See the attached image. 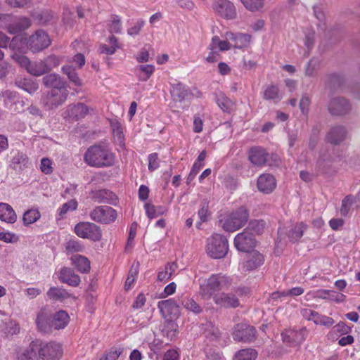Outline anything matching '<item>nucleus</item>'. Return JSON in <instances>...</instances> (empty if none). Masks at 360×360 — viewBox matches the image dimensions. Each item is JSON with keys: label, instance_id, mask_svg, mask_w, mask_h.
<instances>
[{"label": "nucleus", "instance_id": "f257e3e1", "mask_svg": "<svg viewBox=\"0 0 360 360\" xmlns=\"http://www.w3.org/2000/svg\"><path fill=\"white\" fill-rule=\"evenodd\" d=\"M84 161L89 166L106 167L114 165L115 155L105 146L94 145L89 147L84 154Z\"/></svg>", "mask_w": 360, "mask_h": 360}, {"label": "nucleus", "instance_id": "f03ea898", "mask_svg": "<svg viewBox=\"0 0 360 360\" xmlns=\"http://www.w3.org/2000/svg\"><path fill=\"white\" fill-rule=\"evenodd\" d=\"M232 279L222 274H213L200 283L199 295L205 300H210L215 293L227 289L231 285Z\"/></svg>", "mask_w": 360, "mask_h": 360}, {"label": "nucleus", "instance_id": "7ed1b4c3", "mask_svg": "<svg viewBox=\"0 0 360 360\" xmlns=\"http://www.w3.org/2000/svg\"><path fill=\"white\" fill-rule=\"evenodd\" d=\"M248 219L249 211L245 207L242 206L226 217L222 227L226 231L233 232L244 226Z\"/></svg>", "mask_w": 360, "mask_h": 360}, {"label": "nucleus", "instance_id": "20e7f679", "mask_svg": "<svg viewBox=\"0 0 360 360\" xmlns=\"http://www.w3.org/2000/svg\"><path fill=\"white\" fill-rule=\"evenodd\" d=\"M227 239L221 234H214L207 240L206 252L214 259L223 258L228 252Z\"/></svg>", "mask_w": 360, "mask_h": 360}, {"label": "nucleus", "instance_id": "39448f33", "mask_svg": "<svg viewBox=\"0 0 360 360\" xmlns=\"http://www.w3.org/2000/svg\"><path fill=\"white\" fill-rule=\"evenodd\" d=\"M249 160L255 165L278 166L280 163L279 158L274 155H269L262 148H251L249 154Z\"/></svg>", "mask_w": 360, "mask_h": 360}, {"label": "nucleus", "instance_id": "423d86ee", "mask_svg": "<svg viewBox=\"0 0 360 360\" xmlns=\"http://www.w3.org/2000/svg\"><path fill=\"white\" fill-rule=\"evenodd\" d=\"M75 232L80 238H88L94 241H98L102 237L100 227L91 222L78 223L75 227Z\"/></svg>", "mask_w": 360, "mask_h": 360}, {"label": "nucleus", "instance_id": "0eeeda50", "mask_svg": "<svg viewBox=\"0 0 360 360\" xmlns=\"http://www.w3.org/2000/svg\"><path fill=\"white\" fill-rule=\"evenodd\" d=\"M50 44L51 39L49 36L42 30H37L30 36L27 41V48L32 53L39 52L49 47Z\"/></svg>", "mask_w": 360, "mask_h": 360}, {"label": "nucleus", "instance_id": "6e6552de", "mask_svg": "<svg viewBox=\"0 0 360 360\" xmlns=\"http://www.w3.org/2000/svg\"><path fill=\"white\" fill-rule=\"evenodd\" d=\"M91 219L98 223L108 224L117 219V212L111 207L102 205L97 206L90 212Z\"/></svg>", "mask_w": 360, "mask_h": 360}, {"label": "nucleus", "instance_id": "1a4fd4ad", "mask_svg": "<svg viewBox=\"0 0 360 360\" xmlns=\"http://www.w3.org/2000/svg\"><path fill=\"white\" fill-rule=\"evenodd\" d=\"M256 335L255 328L244 323L236 324L232 333L235 341L245 343L253 342L256 338Z\"/></svg>", "mask_w": 360, "mask_h": 360}, {"label": "nucleus", "instance_id": "9d476101", "mask_svg": "<svg viewBox=\"0 0 360 360\" xmlns=\"http://www.w3.org/2000/svg\"><path fill=\"white\" fill-rule=\"evenodd\" d=\"M68 96V91L67 89L49 90L43 98V102L49 110H52L63 104Z\"/></svg>", "mask_w": 360, "mask_h": 360}, {"label": "nucleus", "instance_id": "9b49d317", "mask_svg": "<svg viewBox=\"0 0 360 360\" xmlns=\"http://www.w3.org/2000/svg\"><path fill=\"white\" fill-rule=\"evenodd\" d=\"M63 354L60 344L55 342L44 343L39 341L40 360H59Z\"/></svg>", "mask_w": 360, "mask_h": 360}, {"label": "nucleus", "instance_id": "f8f14e48", "mask_svg": "<svg viewBox=\"0 0 360 360\" xmlns=\"http://www.w3.org/2000/svg\"><path fill=\"white\" fill-rule=\"evenodd\" d=\"M328 110L331 115L344 116L352 110V105L344 97L332 98L328 104Z\"/></svg>", "mask_w": 360, "mask_h": 360}, {"label": "nucleus", "instance_id": "ddd939ff", "mask_svg": "<svg viewBox=\"0 0 360 360\" xmlns=\"http://www.w3.org/2000/svg\"><path fill=\"white\" fill-rule=\"evenodd\" d=\"M256 244L257 240L253 234L247 229L238 233L234 238V245L236 248L240 252H248L250 249L256 246Z\"/></svg>", "mask_w": 360, "mask_h": 360}, {"label": "nucleus", "instance_id": "4468645a", "mask_svg": "<svg viewBox=\"0 0 360 360\" xmlns=\"http://www.w3.org/2000/svg\"><path fill=\"white\" fill-rule=\"evenodd\" d=\"M212 8L217 14L224 19L233 20L237 16L236 6L229 0H217Z\"/></svg>", "mask_w": 360, "mask_h": 360}, {"label": "nucleus", "instance_id": "2eb2a0df", "mask_svg": "<svg viewBox=\"0 0 360 360\" xmlns=\"http://www.w3.org/2000/svg\"><path fill=\"white\" fill-rule=\"evenodd\" d=\"M225 39L231 41V47L235 49H243L248 47L252 39V36L245 33H234L227 32L224 34Z\"/></svg>", "mask_w": 360, "mask_h": 360}, {"label": "nucleus", "instance_id": "dca6fc26", "mask_svg": "<svg viewBox=\"0 0 360 360\" xmlns=\"http://www.w3.org/2000/svg\"><path fill=\"white\" fill-rule=\"evenodd\" d=\"M213 299L216 304L225 308H236L240 305L238 298L232 292L217 294Z\"/></svg>", "mask_w": 360, "mask_h": 360}, {"label": "nucleus", "instance_id": "f3484780", "mask_svg": "<svg viewBox=\"0 0 360 360\" xmlns=\"http://www.w3.org/2000/svg\"><path fill=\"white\" fill-rule=\"evenodd\" d=\"M42 83L49 90L67 89L66 82L56 73H50L43 77Z\"/></svg>", "mask_w": 360, "mask_h": 360}, {"label": "nucleus", "instance_id": "a211bd4d", "mask_svg": "<svg viewBox=\"0 0 360 360\" xmlns=\"http://www.w3.org/2000/svg\"><path fill=\"white\" fill-rule=\"evenodd\" d=\"M264 256L257 250H252L246 255V259L243 264V269L245 271L254 270L263 264Z\"/></svg>", "mask_w": 360, "mask_h": 360}, {"label": "nucleus", "instance_id": "6ab92c4d", "mask_svg": "<svg viewBox=\"0 0 360 360\" xmlns=\"http://www.w3.org/2000/svg\"><path fill=\"white\" fill-rule=\"evenodd\" d=\"M91 198L98 203H108L116 205L117 198L110 190L102 189L94 191L91 193Z\"/></svg>", "mask_w": 360, "mask_h": 360}, {"label": "nucleus", "instance_id": "aec40b11", "mask_svg": "<svg viewBox=\"0 0 360 360\" xmlns=\"http://www.w3.org/2000/svg\"><path fill=\"white\" fill-rule=\"evenodd\" d=\"M257 184L259 191L270 193L276 188V181L273 175L263 174L259 176Z\"/></svg>", "mask_w": 360, "mask_h": 360}, {"label": "nucleus", "instance_id": "412c9836", "mask_svg": "<svg viewBox=\"0 0 360 360\" xmlns=\"http://www.w3.org/2000/svg\"><path fill=\"white\" fill-rule=\"evenodd\" d=\"M18 360H40L39 341H32L29 346L18 354Z\"/></svg>", "mask_w": 360, "mask_h": 360}, {"label": "nucleus", "instance_id": "4be33fe9", "mask_svg": "<svg viewBox=\"0 0 360 360\" xmlns=\"http://www.w3.org/2000/svg\"><path fill=\"white\" fill-rule=\"evenodd\" d=\"M347 135L346 129L340 125L332 127L326 136L327 141L335 145H338L345 140Z\"/></svg>", "mask_w": 360, "mask_h": 360}, {"label": "nucleus", "instance_id": "5701e85b", "mask_svg": "<svg viewBox=\"0 0 360 360\" xmlns=\"http://www.w3.org/2000/svg\"><path fill=\"white\" fill-rule=\"evenodd\" d=\"M59 279L62 283L73 287L79 285L80 277L70 268L64 267L60 271Z\"/></svg>", "mask_w": 360, "mask_h": 360}, {"label": "nucleus", "instance_id": "b1692460", "mask_svg": "<svg viewBox=\"0 0 360 360\" xmlns=\"http://www.w3.org/2000/svg\"><path fill=\"white\" fill-rule=\"evenodd\" d=\"M66 112L69 117L79 120L84 117L89 113V108L84 103H78L69 105Z\"/></svg>", "mask_w": 360, "mask_h": 360}, {"label": "nucleus", "instance_id": "393cba45", "mask_svg": "<svg viewBox=\"0 0 360 360\" xmlns=\"http://www.w3.org/2000/svg\"><path fill=\"white\" fill-rule=\"evenodd\" d=\"M179 304L174 299H169L160 301L158 307L164 316L169 314L176 315L179 311Z\"/></svg>", "mask_w": 360, "mask_h": 360}, {"label": "nucleus", "instance_id": "a878e982", "mask_svg": "<svg viewBox=\"0 0 360 360\" xmlns=\"http://www.w3.org/2000/svg\"><path fill=\"white\" fill-rule=\"evenodd\" d=\"M48 298L53 302H63L65 300L72 297L76 299V297L69 293L66 290L58 288L51 287L46 292Z\"/></svg>", "mask_w": 360, "mask_h": 360}, {"label": "nucleus", "instance_id": "bb28decb", "mask_svg": "<svg viewBox=\"0 0 360 360\" xmlns=\"http://www.w3.org/2000/svg\"><path fill=\"white\" fill-rule=\"evenodd\" d=\"M28 157L22 151H15L10 161V167L14 170L22 169L27 167Z\"/></svg>", "mask_w": 360, "mask_h": 360}, {"label": "nucleus", "instance_id": "cd10ccee", "mask_svg": "<svg viewBox=\"0 0 360 360\" xmlns=\"http://www.w3.org/2000/svg\"><path fill=\"white\" fill-rule=\"evenodd\" d=\"M14 84L18 88L30 94L34 93L39 88L38 83L30 78L18 77L15 79Z\"/></svg>", "mask_w": 360, "mask_h": 360}, {"label": "nucleus", "instance_id": "c85d7f7f", "mask_svg": "<svg viewBox=\"0 0 360 360\" xmlns=\"http://www.w3.org/2000/svg\"><path fill=\"white\" fill-rule=\"evenodd\" d=\"M0 219L10 224L16 221L17 215L10 205L0 202Z\"/></svg>", "mask_w": 360, "mask_h": 360}, {"label": "nucleus", "instance_id": "c756f323", "mask_svg": "<svg viewBox=\"0 0 360 360\" xmlns=\"http://www.w3.org/2000/svg\"><path fill=\"white\" fill-rule=\"evenodd\" d=\"M31 26V21L28 18L21 17L8 26L11 34H17L28 29Z\"/></svg>", "mask_w": 360, "mask_h": 360}, {"label": "nucleus", "instance_id": "7c9ffc66", "mask_svg": "<svg viewBox=\"0 0 360 360\" xmlns=\"http://www.w3.org/2000/svg\"><path fill=\"white\" fill-rule=\"evenodd\" d=\"M36 323L38 329L44 333H47L51 331L50 319L44 311H40L36 319Z\"/></svg>", "mask_w": 360, "mask_h": 360}, {"label": "nucleus", "instance_id": "2f4dec72", "mask_svg": "<svg viewBox=\"0 0 360 360\" xmlns=\"http://www.w3.org/2000/svg\"><path fill=\"white\" fill-rule=\"evenodd\" d=\"M171 94L174 101L181 102L188 98L190 91L184 84L178 83L172 86Z\"/></svg>", "mask_w": 360, "mask_h": 360}, {"label": "nucleus", "instance_id": "473e14b6", "mask_svg": "<svg viewBox=\"0 0 360 360\" xmlns=\"http://www.w3.org/2000/svg\"><path fill=\"white\" fill-rule=\"evenodd\" d=\"M72 264L75 266L77 269L81 273H87L90 270V262L84 256L80 255H73L71 257Z\"/></svg>", "mask_w": 360, "mask_h": 360}, {"label": "nucleus", "instance_id": "72a5a7b5", "mask_svg": "<svg viewBox=\"0 0 360 360\" xmlns=\"http://www.w3.org/2000/svg\"><path fill=\"white\" fill-rule=\"evenodd\" d=\"M69 319L68 314L64 310H60L53 315L52 326L57 330L64 328L68 325Z\"/></svg>", "mask_w": 360, "mask_h": 360}, {"label": "nucleus", "instance_id": "f704fd0d", "mask_svg": "<svg viewBox=\"0 0 360 360\" xmlns=\"http://www.w3.org/2000/svg\"><path fill=\"white\" fill-rule=\"evenodd\" d=\"M307 229V225L303 222L296 224L289 230L288 236L290 241L297 242L303 236L304 231Z\"/></svg>", "mask_w": 360, "mask_h": 360}, {"label": "nucleus", "instance_id": "c9c22d12", "mask_svg": "<svg viewBox=\"0 0 360 360\" xmlns=\"http://www.w3.org/2000/svg\"><path fill=\"white\" fill-rule=\"evenodd\" d=\"M263 98L267 101H273L274 103L280 101L282 98L278 88L275 85H268L263 91Z\"/></svg>", "mask_w": 360, "mask_h": 360}, {"label": "nucleus", "instance_id": "e433bc0d", "mask_svg": "<svg viewBox=\"0 0 360 360\" xmlns=\"http://www.w3.org/2000/svg\"><path fill=\"white\" fill-rule=\"evenodd\" d=\"M63 72L68 76V79L74 85L77 86H82L83 83L82 79L79 77L75 68L72 65H67L62 68Z\"/></svg>", "mask_w": 360, "mask_h": 360}, {"label": "nucleus", "instance_id": "4c0bfd02", "mask_svg": "<svg viewBox=\"0 0 360 360\" xmlns=\"http://www.w3.org/2000/svg\"><path fill=\"white\" fill-rule=\"evenodd\" d=\"M226 39L221 40L219 37L214 36L212 39V42L209 46V49L211 51L218 49L221 51H227L231 49V44Z\"/></svg>", "mask_w": 360, "mask_h": 360}, {"label": "nucleus", "instance_id": "58836bf2", "mask_svg": "<svg viewBox=\"0 0 360 360\" xmlns=\"http://www.w3.org/2000/svg\"><path fill=\"white\" fill-rule=\"evenodd\" d=\"M257 354V352L254 349H242L236 353L233 360H255Z\"/></svg>", "mask_w": 360, "mask_h": 360}, {"label": "nucleus", "instance_id": "ea45409f", "mask_svg": "<svg viewBox=\"0 0 360 360\" xmlns=\"http://www.w3.org/2000/svg\"><path fill=\"white\" fill-rule=\"evenodd\" d=\"M217 103L224 112H231L233 110L234 103L222 93L217 96Z\"/></svg>", "mask_w": 360, "mask_h": 360}, {"label": "nucleus", "instance_id": "a19ab883", "mask_svg": "<svg viewBox=\"0 0 360 360\" xmlns=\"http://www.w3.org/2000/svg\"><path fill=\"white\" fill-rule=\"evenodd\" d=\"M28 72L35 77H39L47 73L44 60L31 63L28 69Z\"/></svg>", "mask_w": 360, "mask_h": 360}, {"label": "nucleus", "instance_id": "79ce46f5", "mask_svg": "<svg viewBox=\"0 0 360 360\" xmlns=\"http://www.w3.org/2000/svg\"><path fill=\"white\" fill-rule=\"evenodd\" d=\"M146 214L148 218L153 219L158 216L163 215L167 211V209L163 206H154L153 205L146 204L145 205Z\"/></svg>", "mask_w": 360, "mask_h": 360}, {"label": "nucleus", "instance_id": "37998d69", "mask_svg": "<svg viewBox=\"0 0 360 360\" xmlns=\"http://www.w3.org/2000/svg\"><path fill=\"white\" fill-rule=\"evenodd\" d=\"M56 18L54 13L50 10L42 11L37 13L35 19L38 20L40 24L45 25L53 21Z\"/></svg>", "mask_w": 360, "mask_h": 360}, {"label": "nucleus", "instance_id": "c03bdc74", "mask_svg": "<svg viewBox=\"0 0 360 360\" xmlns=\"http://www.w3.org/2000/svg\"><path fill=\"white\" fill-rule=\"evenodd\" d=\"M43 60L47 73L50 72L53 68H57L61 63L60 58L55 55L48 56Z\"/></svg>", "mask_w": 360, "mask_h": 360}, {"label": "nucleus", "instance_id": "a18cd8bd", "mask_svg": "<svg viewBox=\"0 0 360 360\" xmlns=\"http://www.w3.org/2000/svg\"><path fill=\"white\" fill-rule=\"evenodd\" d=\"M84 249V247L83 245L79 241L75 239L70 240L67 242L65 245V250L68 255L81 252Z\"/></svg>", "mask_w": 360, "mask_h": 360}, {"label": "nucleus", "instance_id": "49530a36", "mask_svg": "<svg viewBox=\"0 0 360 360\" xmlns=\"http://www.w3.org/2000/svg\"><path fill=\"white\" fill-rule=\"evenodd\" d=\"M40 213L37 210H29L24 213L22 221L25 226L34 223L40 218Z\"/></svg>", "mask_w": 360, "mask_h": 360}, {"label": "nucleus", "instance_id": "de8ad7c7", "mask_svg": "<svg viewBox=\"0 0 360 360\" xmlns=\"http://www.w3.org/2000/svg\"><path fill=\"white\" fill-rule=\"evenodd\" d=\"M319 67L320 61L319 59L315 58L310 59L308 61L304 70L305 75L309 77L314 76Z\"/></svg>", "mask_w": 360, "mask_h": 360}, {"label": "nucleus", "instance_id": "09e8293b", "mask_svg": "<svg viewBox=\"0 0 360 360\" xmlns=\"http://www.w3.org/2000/svg\"><path fill=\"white\" fill-rule=\"evenodd\" d=\"M139 262H134L128 274V276L127 278V280L125 281V288L129 289L131 284L135 281V278L137 276L139 273Z\"/></svg>", "mask_w": 360, "mask_h": 360}, {"label": "nucleus", "instance_id": "8fccbe9b", "mask_svg": "<svg viewBox=\"0 0 360 360\" xmlns=\"http://www.w3.org/2000/svg\"><path fill=\"white\" fill-rule=\"evenodd\" d=\"M241 3L250 11H256L264 6L263 0H240Z\"/></svg>", "mask_w": 360, "mask_h": 360}, {"label": "nucleus", "instance_id": "3c124183", "mask_svg": "<svg viewBox=\"0 0 360 360\" xmlns=\"http://www.w3.org/2000/svg\"><path fill=\"white\" fill-rule=\"evenodd\" d=\"M11 57L13 60L28 72V69L30 67L32 62L27 56L18 53H14Z\"/></svg>", "mask_w": 360, "mask_h": 360}, {"label": "nucleus", "instance_id": "603ef678", "mask_svg": "<svg viewBox=\"0 0 360 360\" xmlns=\"http://www.w3.org/2000/svg\"><path fill=\"white\" fill-rule=\"evenodd\" d=\"M354 202V197L352 195H347L342 200L340 207V213L342 216H347L350 210L352 205Z\"/></svg>", "mask_w": 360, "mask_h": 360}, {"label": "nucleus", "instance_id": "864d4df0", "mask_svg": "<svg viewBox=\"0 0 360 360\" xmlns=\"http://www.w3.org/2000/svg\"><path fill=\"white\" fill-rule=\"evenodd\" d=\"M303 292H304V289L302 288L295 287V288H292V289H290L288 291H285V292H274V293H273V298L276 299V298L280 297L281 296H288V295L297 296V295H302Z\"/></svg>", "mask_w": 360, "mask_h": 360}, {"label": "nucleus", "instance_id": "5fc2aeb1", "mask_svg": "<svg viewBox=\"0 0 360 360\" xmlns=\"http://www.w3.org/2000/svg\"><path fill=\"white\" fill-rule=\"evenodd\" d=\"M264 227L265 221L264 220H251L248 225V229L255 231L257 234L262 233Z\"/></svg>", "mask_w": 360, "mask_h": 360}, {"label": "nucleus", "instance_id": "6e6d98bb", "mask_svg": "<svg viewBox=\"0 0 360 360\" xmlns=\"http://www.w3.org/2000/svg\"><path fill=\"white\" fill-rule=\"evenodd\" d=\"M136 69L144 72L146 75L144 77L139 76V79L141 81H147L155 70L153 65H141L137 66Z\"/></svg>", "mask_w": 360, "mask_h": 360}, {"label": "nucleus", "instance_id": "4d7b16f0", "mask_svg": "<svg viewBox=\"0 0 360 360\" xmlns=\"http://www.w3.org/2000/svg\"><path fill=\"white\" fill-rule=\"evenodd\" d=\"M181 304L186 309L195 314H199L202 311V308L193 299H186Z\"/></svg>", "mask_w": 360, "mask_h": 360}, {"label": "nucleus", "instance_id": "13d9d810", "mask_svg": "<svg viewBox=\"0 0 360 360\" xmlns=\"http://www.w3.org/2000/svg\"><path fill=\"white\" fill-rule=\"evenodd\" d=\"M112 23L109 26V31L111 33H120L122 30L121 20L117 15H112L111 17Z\"/></svg>", "mask_w": 360, "mask_h": 360}, {"label": "nucleus", "instance_id": "bf43d9fd", "mask_svg": "<svg viewBox=\"0 0 360 360\" xmlns=\"http://www.w3.org/2000/svg\"><path fill=\"white\" fill-rule=\"evenodd\" d=\"M314 38H315V32L314 31H309L305 34V41L304 45L307 49V51L305 53V56H308L309 54V51L312 49L314 45Z\"/></svg>", "mask_w": 360, "mask_h": 360}, {"label": "nucleus", "instance_id": "052dcab7", "mask_svg": "<svg viewBox=\"0 0 360 360\" xmlns=\"http://www.w3.org/2000/svg\"><path fill=\"white\" fill-rule=\"evenodd\" d=\"M77 207V202L75 200H71L66 203L63 204L60 209L59 215L63 217L69 210H75Z\"/></svg>", "mask_w": 360, "mask_h": 360}, {"label": "nucleus", "instance_id": "680f3d73", "mask_svg": "<svg viewBox=\"0 0 360 360\" xmlns=\"http://www.w3.org/2000/svg\"><path fill=\"white\" fill-rule=\"evenodd\" d=\"M136 229H137V223L133 222L130 226L128 240H127V243L126 245L127 250L131 249L133 247L134 239L136 235Z\"/></svg>", "mask_w": 360, "mask_h": 360}, {"label": "nucleus", "instance_id": "e2e57ef3", "mask_svg": "<svg viewBox=\"0 0 360 360\" xmlns=\"http://www.w3.org/2000/svg\"><path fill=\"white\" fill-rule=\"evenodd\" d=\"M316 324L323 325L327 327L331 326L334 323L332 318L323 315H320L319 313L314 321Z\"/></svg>", "mask_w": 360, "mask_h": 360}, {"label": "nucleus", "instance_id": "0e129e2a", "mask_svg": "<svg viewBox=\"0 0 360 360\" xmlns=\"http://www.w3.org/2000/svg\"><path fill=\"white\" fill-rule=\"evenodd\" d=\"M159 167L158 155L156 153L148 155V169L153 172Z\"/></svg>", "mask_w": 360, "mask_h": 360}, {"label": "nucleus", "instance_id": "69168bd1", "mask_svg": "<svg viewBox=\"0 0 360 360\" xmlns=\"http://www.w3.org/2000/svg\"><path fill=\"white\" fill-rule=\"evenodd\" d=\"M295 335H296V330H286L281 334L283 341L291 346H295L293 341Z\"/></svg>", "mask_w": 360, "mask_h": 360}, {"label": "nucleus", "instance_id": "338daca9", "mask_svg": "<svg viewBox=\"0 0 360 360\" xmlns=\"http://www.w3.org/2000/svg\"><path fill=\"white\" fill-rule=\"evenodd\" d=\"M310 105V98L306 94L303 95L300 101V108L302 114L305 115L309 111V106Z\"/></svg>", "mask_w": 360, "mask_h": 360}, {"label": "nucleus", "instance_id": "774afa93", "mask_svg": "<svg viewBox=\"0 0 360 360\" xmlns=\"http://www.w3.org/2000/svg\"><path fill=\"white\" fill-rule=\"evenodd\" d=\"M176 327L177 326L174 323H168V324L163 329L162 332L168 338H170L172 339L176 335Z\"/></svg>", "mask_w": 360, "mask_h": 360}]
</instances>
